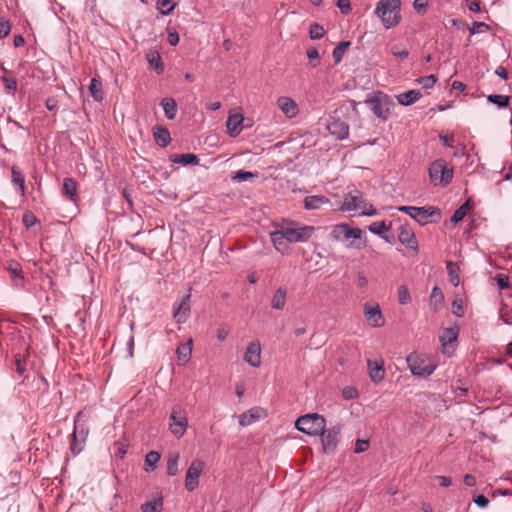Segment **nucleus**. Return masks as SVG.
Returning <instances> with one entry per match:
<instances>
[{
	"instance_id": "nucleus-42",
	"label": "nucleus",
	"mask_w": 512,
	"mask_h": 512,
	"mask_svg": "<svg viewBox=\"0 0 512 512\" xmlns=\"http://www.w3.org/2000/svg\"><path fill=\"white\" fill-rule=\"evenodd\" d=\"M160 460V454L156 451L149 452L145 457V471H153Z\"/></svg>"
},
{
	"instance_id": "nucleus-35",
	"label": "nucleus",
	"mask_w": 512,
	"mask_h": 512,
	"mask_svg": "<svg viewBox=\"0 0 512 512\" xmlns=\"http://www.w3.org/2000/svg\"><path fill=\"white\" fill-rule=\"evenodd\" d=\"M89 91H90L92 98L95 101L100 102L103 100L104 95H103V90H102V83L95 77L92 78L90 81Z\"/></svg>"
},
{
	"instance_id": "nucleus-34",
	"label": "nucleus",
	"mask_w": 512,
	"mask_h": 512,
	"mask_svg": "<svg viewBox=\"0 0 512 512\" xmlns=\"http://www.w3.org/2000/svg\"><path fill=\"white\" fill-rule=\"evenodd\" d=\"M458 333L459 331L456 327L445 328L442 335L440 336V342L442 346H446L455 342L458 338Z\"/></svg>"
},
{
	"instance_id": "nucleus-17",
	"label": "nucleus",
	"mask_w": 512,
	"mask_h": 512,
	"mask_svg": "<svg viewBox=\"0 0 512 512\" xmlns=\"http://www.w3.org/2000/svg\"><path fill=\"white\" fill-rule=\"evenodd\" d=\"M364 204L363 195L358 190L351 192L344 196L343 202L340 206V210L342 211H355L357 209H362V205Z\"/></svg>"
},
{
	"instance_id": "nucleus-47",
	"label": "nucleus",
	"mask_w": 512,
	"mask_h": 512,
	"mask_svg": "<svg viewBox=\"0 0 512 512\" xmlns=\"http://www.w3.org/2000/svg\"><path fill=\"white\" fill-rule=\"evenodd\" d=\"M325 34V30L323 28V26L317 24V23H313L310 25V28H309V36L311 39L313 40H318V39H321Z\"/></svg>"
},
{
	"instance_id": "nucleus-48",
	"label": "nucleus",
	"mask_w": 512,
	"mask_h": 512,
	"mask_svg": "<svg viewBox=\"0 0 512 512\" xmlns=\"http://www.w3.org/2000/svg\"><path fill=\"white\" fill-rule=\"evenodd\" d=\"M398 301L401 305H406L411 302L410 292L405 285H401L398 288Z\"/></svg>"
},
{
	"instance_id": "nucleus-46",
	"label": "nucleus",
	"mask_w": 512,
	"mask_h": 512,
	"mask_svg": "<svg viewBox=\"0 0 512 512\" xmlns=\"http://www.w3.org/2000/svg\"><path fill=\"white\" fill-rule=\"evenodd\" d=\"M447 271L450 283L455 287L458 286L460 282L458 269L453 265L452 262H447Z\"/></svg>"
},
{
	"instance_id": "nucleus-63",
	"label": "nucleus",
	"mask_w": 512,
	"mask_h": 512,
	"mask_svg": "<svg viewBox=\"0 0 512 512\" xmlns=\"http://www.w3.org/2000/svg\"><path fill=\"white\" fill-rule=\"evenodd\" d=\"M358 395L357 390L353 387H345L343 389V397L345 399H354Z\"/></svg>"
},
{
	"instance_id": "nucleus-3",
	"label": "nucleus",
	"mask_w": 512,
	"mask_h": 512,
	"mask_svg": "<svg viewBox=\"0 0 512 512\" xmlns=\"http://www.w3.org/2000/svg\"><path fill=\"white\" fill-rule=\"evenodd\" d=\"M295 426L302 433L318 436L326 427V420L317 413L306 414L296 420Z\"/></svg>"
},
{
	"instance_id": "nucleus-26",
	"label": "nucleus",
	"mask_w": 512,
	"mask_h": 512,
	"mask_svg": "<svg viewBox=\"0 0 512 512\" xmlns=\"http://www.w3.org/2000/svg\"><path fill=\"white\" fill-rule=\"evenodd\" d=\"M286 299L287 289L284 287L277 288L271 300V307L274 310H283L286 305Z\"/></svg>"
},
{
	"instance_id": "nucleus-44",
	"label": "nucleus",
	"mask_w": 512,
	"mask_h": 512,
	"mask_svg": "<svg viewBox=\"0 0 512 512\" xmlns=\"http://www.w3.org/2000/svg\"><path fill=\"white\" fill-rule=\"evenodd\" d=\"M368 229L371 233L384 237V234L389 231L390 227L384 221H380L372 223Z\"/></svg>"
},
{
	"instance_id": "nucleus-27",
	"label": "nucleus",
	"mask_w": 512,
	"mask_h": 512,
	"mask_svg": "<svg viewBox=\"0 0 512 512\" xmlns=\"http://www.w3.org/2000/svg\"><path fill=\"white\" fill-rule=\"evenodd\" d=\"M146 59L150 67L155 70L157 74H162L164 71L163 62L160 54L155 50H149L146 53Z\"/></svg>"
},
{
	"instance_id": "nucleus-19",
	"label": "nucleus",
	"mask_w": 512,
	"mask_h": 512,
	"mask_svg": "<svg viewBox=\"0 0 512 512\" xmlns=\"http://www.w3.org/2000/svg\"><path fill=\"white\" fill-rule=\"evenodd\" d=\"M243 121L244 116L241 113H230L227 121H226V128L227 133L230 137H237L243 130Z\"/></svg>"
},
{
	"instance_id": "nucleus-12",
	"label": "nucleus",
	"mask_w": 512,
	"mask_h": 512,
	"mask_svg": "<svg viewBox=\"0 0 512 512\" xmlns=\"http://www.w3.org/2000/svg\"><path fill=\"white\" fill-rule=\"evenodd\" d=\"M363 313L367 323L370 326L374 328L384 326L385 318L378 304L365 303Z\"/></svg>"
},
{
	"instance_id": "nucleus-58",
	"label": "nucleus",
	"mask_w": 512,
	"mask_h": 512,
	"mask_svg": "<svg viewBox=\"0 0 512 512\" xmlns=\"http://www.w3.org/2000/svg\"><path fill=\"white\" fill-rule=\"evenodd\" d=\"M15 365H16V372L22 376L26 370V362L24 359H22L19 355L15 359Z\"/></svg>"
},
{
	"instance_id": "nucleus-14",
	"label": "nucleus",
	"mask_w": 512,
	"mask_h": 512,
	"mask_svg": "<svg viewBox=\"0 0 512 512\" xmlns=\"http://www.w3.org/2000/svg\"><path fill=\"white\" fill-rule=\"evenodd\" d=\"M187 425V419L184 415L181 414L180 408L174 407L172 409L169 424L171 433L175 437L181 438L186 431Z\"/></svg>"
},
{
	"instance_id": "nucleus-61",
	"label": "nucleus",
	"mask_w": 512,
	"mask_h": 512,
	"mask_svg": "<svg viewBox=\"0 0 512 512\" xmlns=\"http://www.w3.org/2000/svg\"><path fill=\"white\" fill-rule=\"evenodd\" d=\"M453 314L457 317H461L463 315V305L462 300H454L452 303Z\"/></svg>"
},
{
	"instance_id": "nucleus-33",
	"label": "nucleus",
	"mask_w": 512,
	"mask_h": 512,
	"mask_svg": "<svg viewBox=\"0 0 512 512\" xmlns=\"http://www.w3.org/2000/svg\"><path fill=\"white\" fill-rule=\"evenodd\" d=\"M192 352V339L187 343L181 344L177 347L176 354L179 361L186 363L189 361Z\"/></svg>"
},
{
	"instance_id": "nucleus-16",
	"label": "nucleus",
	"mask_w": 512,
	"mask_h": 512,
	"mask_svg": "<svg viewBox=\"0 0 512 512\" xmlns=\"http://www.w3.org/2000/svg\"><path fill=\"white\" fill-rule=\"evenodd\" d=\"M398 240L407 249H411L413 251L418 250V241L413 229L409 225L404 224L400 226Z\"/></svg>"
},
{
	"instance_id": "nucleus-4",
	"label": "nucleus",
	"mask_w": 512,
	"mask_h": 512,
	"mask_svg": "<svg viewBox=\"0 0 512 512\" xmlns=\"http://www.w3.org/2000/svg\"><path fill=\"white\" fill-rule=\"evenodd\" d=\"M429 178L434 185L447 186L453 179V168L443 159L435 160L429 166Z\"/></svg>"
},
{
	"instance_id": "nucleus-30",
	"label": "nucleus",
	"mask_w": 512,
	"mask_h": 512,
	"mask_svg": "<svg viewBox=\"0 0 512 512\" xmlns=\"http://www.w3.org/2000/svg\"><path fill=\"white\" fill-rule=\"evenodd\" d=\"M160 104L167 119H175L178 109L176 101L173 98L166 97L162 99Z\"/></svg>"
},
{
	"instance_id": "nucleus-62",
	"label": "nucleus",
	"mask_w": 512,
	"mask_h": 512,
	"mask_svg": "<svg viewBox=\"0 0 512 512\" xmlns=\"http://www.w3.org/2000/svg\"><path fill=\"white\" fill-rule=\"evenodd\" d=\"M439 138L442 144L446 147H452L454 142V136L452 134H440Z\"/></svg>"
},
{
	"instance_id": "nucleus-51",
	"label": "nucleus",
	"mask_w": 512,
	"mask_h": 512,
	"mask_svg": "<svg viewBox=\"0 0 512 512\" xmlns=\"http://www.w3.org/2000/svg\"><path fill=\"white\" fill-rule=\"evenodd\" d=\"M419 84L422 86V88L424 89H430L432 88L435 83L437 82V77L435 75H428V76H424V77H421L419 80H418Z\"/></svg>"
},
{
	"instance_id": "nucleus-6",
	"label": "nucleus",
	"mask_w": 512,
	"mask_h": 512,
	"mask_svg": "<svg viewBox=\"0 0 512 512\" xmlns=\"http://www.w3.org/2000/svg\"><path fill=\"white\" fill-rule=\"evenodd\" d=\"M82 417L83 413L80 411L76 414L74 419V430L70 445V450L74 455H78L83 450L85 441L89 434L88 426L81 422Z\"/></svg>"
},
{
	"instance_id": "nucleus-56",
	"label": "nucleus",
	"mask_w": 512,
	"mask_h": 512,
	"mask_svg": "<svg viewBox=\"0 0 512 512\" xmlns=\"http://www.w3.org/2000/svg\"><path fill=\"white\" fill-rule=\"evenodd\" d=\"M369 448V441L368 440H362L358 439L355 443L354 452L355 453H362L365 452Z\"/></svg>"
},
{
	"instance_id": "nucleus-20",
	"label": "nucleus",
	"mask_w": 512,
	"mask_h": 512,
	"mask_svg": "<svg viewBox=\"0 0 512 512\" xmlns=\"http://www.w3.org/2000/svg\"><path fill=\"white\" fill-rule=\"evenodd\" d=\"M277 107L288 118H294L299 112L297 103L290 97H279L277 99Z\"/></svg>"
},
{
	"instance_id": "nucleus-60",
	"label": "nucleus",
	"mask_w": 512,
	"mask_h": 512,
	"mask_svg": "<svg viewBox=\"0 0 512 512\" xmlns=\"http://www.w3.org/2000/svg\"><path fill=\"white\" fill-rule=\"evenodd\" d=\"M473 502L480 508H486L489 505V500L484 495H477L474 497Z\"/></svg>"
},
{
	"instance_id": "nucleus-5",
	"label": "nucleus",
	"mask_w": 512,
	"mask_h": 512,
	"mask_svg": "<svg viewBox=\"0 0 512 512\" xmlns=\"http://www.w3.org/2000/svg\"><path fill=\"white\" fill-rule=\"evenodd\" d=\"M366 103L376 117L382 120L389 118L393 101L384 92L378 91L374 93L373 96L367 99Z\"/></svg>"
},
{
	"instance_id": "nucleus-40",
	"label": "nucleus",
	"mask_w": 512,
	"mask_h": 512,
	"mask_svg": "<svg viewBox=\"0 0 512 512\" xmlns=\"http://www.w3.org/2000/svg\"><path fill=\"white\" fill-rule=\"evenodd\" d=\"M178 461H179V454L173 453L168 456L167 459V474L169 476H175L179 469H178Z\"/></svg>"
},
{
	"instance_id": "nucleus-53",
	"label": "nucleus",
	"mask_w": 512,
	"mask_h": 512,
	"mask_svg": "<svg viewBox=\"0 0 512 512\" xmlns=\"http://www.w3.org/2000/svg\"><path fill=\"white\" fill-rule=\"evenodd\" d=\"M11 26L8 20L0 17V38H5L9 35Z\"/></svg>"
},
{
	"instance_id": "nucleus-45",
	"label": "nucleus",
	"mask_w": 512,
	"mask_h": 512,
	"mask_svg": "<svg viewBox=\"0 0 512 512\" xmlns=\"http://www.w3.org/2000/svg\"><path fill=\"white\" fill-rule=\"evenodd\" d=\"M468 206H469V203L468 202H465L464 204H462L459 208H457L453 215L451 216V222H453L454 224L460 222L461 220L464 219V217L466 216L467 214V211H468Z\"/></svg>"
},
{
	"instance_id": "nucleus-43",
	"label": "nucleus",
	"mask_w": 512,
	"mask_h": 512,
	"mask_svg": "<svg viewBox=\"0 0 512 512\" xmlns=\"http://www.w3.org/2000/svg\"><path fill=\"white\" fill-rule=\"evenodd\" d=\"M509 96L500 94H491L487 97L488 102L498 106L499 108H505L509 105Z\"/></svg>"
},
{
	"instance_id": "nucleus-54",
	"label": "nucleus",
	"mask_w": 512,
	"mask_h": 512,
	"mask_svg": "<svg viewBox=\"0 0 512 512\" xmlns=\"http://www.w3.org/2000/svg\"><path fill=\"white\" fill-rule=\"evenodd\" d=\"M498 287L503 290L510 287L509 277L504 274H498L496 277Z\"/></svg>"
},
{
	"instance_id": "nucleus-57",
	"label": "nucleus",
	"mask_w": 512,
	"mask_h": 512,
	"mask_svg": "<svg viewBox=\"0 0 512 512\" xmlns=\"http://www.w3.org/2000/svg\"><path fill=\"white\" fill-rule=\"evenodd\" d=\"M336 6L343 14H348L351 11L350 0H338Z\"/></svg>"
},
{
	"instance_id": "nucleus-36",
	"label": "nucleus",
	"mask_w": 512,
	"mask_h": 512,
	"mask_svg": "<svg viewBox=\"0 0 512 512\" xmlns=\"http://www.w3.org/2000/svg\"><path fill=\"white\" fill-rule=\"evenodd\" d=\"M163 508V498L159 496L152 501L141 505V512H161Z\"/></svg>"
},
{
	"instance_id": "nucleus-41",
	"label": "nucleus",
	"mask_w": 512,
	"mask_h": 512,
	"mask_svg": "<svg viewBox=\"0 0 512 512\" xmlns=\"http://www.w3.org/2000/svg\"><path fill=\"white\" fill-rule=\"evenodd\" d=\"M350 44L349 41H342L333 49L332 56L336 64L342 61L343 55Z\"/></svg>"
},
{
	"instance_id": "nucleus-7",
	"label": "nucleus",
	"mask_w": 512,
	"mask_h": 512,
	"mask_svg": "<svg viewBox=\"0 0 512 512\" xmlns=\"http://www.w3.org/2000/svg\"><path fill=\"white\" fill-rule=\"evenodd\" d=\"M396 209L400 212L408 214L418 224L424 226L430 222V218L434 215H440V210L433 206L415 207V206H398Z\"/></svg>"
},
{
	"instance_id": "nucleus-32",
	"label": "nucleus",
	"mask_w": 512,
	"mask_h": 512,
	"mask_svg": "<svg viewBox=\"0 0 512 512\" xmlns=\"http://www.w3.org/2000/svg\"><path fill=\"white\" fill-rule=\"evenodd\" d=\"M261 410L251 409L250 411L243 413L239 416V424L241 426H249L261 417Z\"/></svg>"
},
{
	"instance_id": "nucleus-37",
	"label": "nucleus",
	"mask_w": 512,
	"mask_h": 512,
	"mask_svg": "<svg viewBox=\"0 0 512 512\" xmlns=\"http://www.w3.org/2000/svg\"><path fill=\"white\" fill-rule=\"evenodd\" d=\"M12 182L18 187L20 195L25 193V178L22 172L15 166L12 167Z\"/></svg>"
},
{
	"instance_id": "nucleus-8",
	"label": "nucleus",
	"mask_w": 512,
	"mask_h": 512,
	"mask_svg": "<svg viewBox=\"0 0 512 512\" xmlns=\"http://www.w3.org/2000/svg\"><path fill=\"white\" fill-rule=\"evenodd\" d=\"M205 468V463L200 459H195L191 462L185 476V488L192 492L199 484V477Z\"/></svg>"
},
{
	"instance_id": "nucleus-38",
	"label": "nucleus",
	"mask_w": 512,
	"mask_h": 512,
	"mask_svg": "<svg viewBox=\"0 0 512 512\" xmlns=\"http://www.w3.org/2000/svg\"><path fill=\"white\" fill-rule=\"evenodd\" d=\"M62 190L65 196H67L70 200H73L77 193V184L73 179L65 178L63 180Z\"/></svg>"
},
{
	"instance_id": "nucleus-50",
	"label": "nucleus",
	"mask_w": 512,
	"mask_h": 512,
	"mask_svg": "<svg viewBox=\"0 0 512 512\" xmlns=\"http://www.w3.org/2000/svg\"><path fill=\"white\" fill-rule=\"evenodd\" d=\"M507 304L502 302L499 310V319L502 320L506 325H512V310L506 311Z\"/></svg>"
},
{
	"instance_id": "nucleus-13",
	"label": "nucleus",
	"mask_w": 512,
	"mask_h": 512,
	"mask_svg": "<svg viewBox=\"0 0 512 512\" xmlns=\"http://www.w3.org/2000/svg\"><path fill=\"white\" fill-rule=\"evenodd\" d=\"M191 290L189 288L188 293L182 297L179 303H175L173 306V317L179 324H183L187 321L190 310H191Z\"/></svg>"
},
{
	"instance_id": "nucleus-52",
	"label": "nucleus",
	"mask_w": 512,
	"mask_h": 512,
	"mask_svg": "<svg viewBox=\"0 0 512 512\" xmlns=\"http://www.w3.org/2000/svg\"><path fill=\"white\" fill-rule=\"evenodd\" d=\"M490 30V26L484 22H473L471 27L469 28V31L472 35H475V34H478V33H481L483 31H489Z\"/></svg>"
},
{
	"instance_id": "nucleus-22",
	"label": "nucleus",
	"mask_w": 512,
	"mask_h": 512,
	"mask_svg": "<svg viewBox=\"0 0 512 512\" xmlns=\"http://www.w3.org/2000/svg\"><path fill=\"white\" fill-rule=\"evenodd\" d=\"M153 136H154V139H155V142L157 143V145H159L162 148L168 146L169 143L171 142L170 132L165 127H161V126L154 127Z\"/></svg>"
},
{
	"instance_id": "nucleus-23",
	"label": "nucleus",
	"mask_w": 512,
	"mask_h": 512,
	"mask_svg": "<svg viewBox=\"0 0 512 512\" xmlns=\"http://www.w3.org/2000/svg\"><path fill=\"white\" fill-rule=\"evenodd\" d=\"M429 305L430 308L435 312L441 310L444 306V295L438 286H434L432 288L429 298Z\"/></svg>"
},
{
	"instance_id": "nucleus-28",
	"label": "nucleus",
	"mask_w": 512,
	"mask_h": 512,
	"mask_svg": "<svg viewBox=\"0 0 512 512\" xmlns=\"http://www.w3.org/2000/svg\"><path fill=\"white\" fill-rule=\"evenodd\" d=\"M271 241L277 251L284 254L288 250L287 240L281 229L270 233Z\"/></svg>"
},
{
	"instance_id": "nucleus-49",
	"label": "nucleus",
	"mask_w": 512,
	"mask_h": 512,
	"mask_svg": "<svg viewBox=\"0 0 512 512\" xmlns=\"http://www.w3.org/2000/svg\"><path fill=\"white\" fill-rule=\"evenodd\" d=\"M256 177H257V173H253L250 171H244V170H238L237 172H235V174L233 176V180H236L238 182H244V181H248L250 179L256 178Z\"/></svg>"
},
{
	"instance_id": "nucleus-64",
	"label": "nucleus",
	"mask_w": 512,
	"mask_h": 512,
	"mask_svg": "<svg viewBox=\"0 0 512 512\" xmlns=\"http://www.w3.org/2000/svg\"><path fill=\"white\" fill-rule=\"evenodd\" d=\"M428 7V0H414L413 8L420 12L421 10H425Z\"/></svg>"
},
{
	"instance_id": "nucleus-29",
	"label": "nucleus",
	"mask_w": 512,
	"mask_h": 512,
	"mask_svg": "<svg viewBox=\"0 0 512 512\" xmlns=\"http://www.w3.org/2000/svg\"><path fill=\"white\" fill-rule=\"evenodd\" d=\"M171 162L182 165H197L199 158L193 153L174 154L170 158Z\"/></svg>"
},
{
	"instance_id": "nucleus-15",
	"label": "nucleus",
	"mask_w": 512,
	"mask_h": 512,
	"mask_svg": "<svg viewBox=\"0 0 512 512\" xmlns=\"http://www.w3.org/2000/svg\"><path fill=\"white\" fill-rule=\"evenodd\" d=\"M327 129L338 140H344L349 136V125L339 117L331 116L327 123Z\"/></svg>"
},
{
	"instance_id": "nucleus-1",
	"label": "nucleus",
	"mask_w": 512,
	"mask_h": 512,
	"mask_svg": "<svg viewBox=\"0 0 512 512\" xmlns=\"http://www.w3.org/2000/svg\"><path fill=\"white\" fill-rule=\"evenodd\" d=\"M400 0H380L375 8V14L386 29L395 27L401 21Z\"/></svg>"
},
{
	"instance_id": "nucleus-25",
	"label": "nucleus",
	"mask_w": 512,
	"mask_h": 512,
	"mask_svg": "<svg viewBox=\"0 0 512 512\" xmlns=\"http://www.w3.org/2000/svg\"><path fill=\"white\" fill-rule=\"evenodd\" d=\"M422 94L419 90H409L404 93L397 95V101L403 106H409L417 102L421 98Z\"/></svg>"
},
{
	"instance_id": "nucleus-11",
	"label": "nucleus",
	"mask_w": 512,
	"mask_h": 512,
	"mask_svg": "<svg viewBox=\"0 0 512 512\" xmlns=\"http://www.w3.org/2000/svg\"><path fill=\"white\" fill-rule=\"evenodd\" d=\"M362 230L359 228H351L348 224H337L332 228L331 236L336 241H344L349 239L359 240Z\"/></svg>"
},
{
	"instance_id": "nucleus-39",
	"label": "nucleus",
	"mask_w": 512,
	"mask_h": 512,
	"mask_svg": "<svg viewBox=\"0 0 512 512\" xmlns=\"http://www.w3.org/2000/svg\"><path fill=\"white\" fill-rule=\"evenodd\" d=\"M178 0H158L157 1V9L162 15H169L174 10L177 5Z\"/></svg>"
},
{
	"instance_id": "nucleus-9",
	"label": "nucleus",
	"mask_w": 512,
	"mask_h": 512,
	"mask_svg": "<svg viewBox=\"0 0 512 512\" xmlns=\"http://www.w3.org/2000/svg\"><path fill=\"white\" fill-rule=\"evenodd\" d=\"M340 433L341 426L339 424L328 429L324 428L323 432L319 433L318 436H321L322 447L325 453H331L336 449Z\"/></svg>"
},
{
	"instance_id": "nucleus-31",
	"label": "nucleus",
	"mask_w": 512,
	"mask_h": 512,
	"mask_svg": "<svg viewBox=\"0 0 512 512\" xmlns=\"http://www.w3.org/2000/svg\"><path fill=\"white\" fill-rule=\"evenodd\" d=\"M3 70H4V75L2 76V81L4 84L5 90L9 94H14L17 89V80L12 71H8L6 69H3Z\"/></svg>"
},
{
	"instance_id": "nucleus-24",
	"label": "nucleus",
	"mask_w": 512,
	"mask_h": 512,
	"mask_svg": "<svg viewBox=\"0 0 512 512\" xmlns=\"http://www.w3.org/2000/svg\"><path fill=\"white\" fill-rule=\"evenodd\" d=\"M329 202V199L325 196L311 195L304 198L303 204L306 210H316Z\"/></svg>"
},
{
	"instance_id": "nucleus-59",
	"label": "nucleus",
	"mask_w": 512,
	"mask_h": 512,
	"mask_svg": "<svg viewBox=\"0 0 512 512\" xmlns=\"http://www.w3.org/2000/svg\"><path fill=\"white\" fill-rule=\"evenodd\" d=\"M37 222V218L32 213H25L23 215V224L30 228Z\"/></svg>"
},
{
	"instance_id": "nucleus-21",
	"label": "nucleus",
	"mask_w": 512,
	"mask_h": 512,
	"mask_svg": "<svg viewBox=\"0 0 512 512\" xmlns=\"http://www.w3.org/2000/svg\"><path fill=\"white\" fill-rule=\"evenodd\" d=\"M369 377L373 383H380L385 376L384 363L380 361L368 360L367 362Z\"/></svg>"
},
{
	"instance_id": "nucleus-10",
	"label": "nucleus",
	"mask_w": 512,
	"mask_h": 512,
	"mask_svg": "<svg viewBox=\"0 0 512 512\" xmlns=\"http://www.w3.org/2000/svg\"><path fill=\"white\" fill-rule=\"evenodd\" d=\"M284 237L287 242H305L307 241L314 232L315 228L313 226H302V227H281Z\"/></svg>"
},
{
	"instance_id": "nucleus-18",
	"label": "nucleus",
	"mask_w": 512,
	"mask_h": 512,
	"mask_svg": "<svg viewBox=\"0 0 512 512\" xmlns=\"http://www.w3.org/2000/svg\"><path fill=\"white\" fill-rule=\"evenodd\" d=\"M244 361L252 367H259L261 364V345L259 341H253L247 346Z\"/></svg>"
},
{
	"instance_id": "nucleus-2",
	"label": "nucleus",
	"mask_w": 512,
	"mask_h": 512,
	"mask_svg": "<svg viewBox=\"0 0 512 512\" xmlns=\"http://www.w3.org/2000/svg\"><path fill=\"white\" fill-rule=\"evenodd\" d=\"M406 361L414 376L428 377L437 368L435 361L427 354L413 352L406 357Z\"/></svg>"
},
{
	"instance_id": "nucleus-55",
	"label": "nucleus",
	"mask_w": 512,
	"mask_h": 512,
	"mask_svg": "<svg viewBox=\"0 0 512 512\" xmlns=\"http://www.w3.org/2000/svg\"><path fill=\"white\" fill-rule=\"evenodd\" d=\"M391 53L393 56L398 57V58H407L409 55V52L407 49L401 48L398 45H394L391 48Z\"/></svg>"
}]
</instances>
